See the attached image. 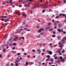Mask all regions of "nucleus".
<instances>
[{"instance_id": "nucleus-1", "label": "nucleus", "mask_w": 66, "mask_h": 66, "mask_svg": "<svg viewBox=\"0 0 66 66\" xmlns=\"http://www.w3.org/2000/svg\"><path fill=\"white\" fill-rule=\"evenodd\" d=\"M10 20L8 19V18H7L6 19H4V21H5V22H7V21H10Z\"/></svg>"}, {"instance_id": "nucleus-2", "label": "nucleus", "mask_w": 66, "mask_h": 66, "mask_svg": "<svg viewBox=\"0 0 66 66\" xmlns=\"http://www.w3.org/2000/svg\"><path fill=\"white\" fill-rule=\"evenodd\" d=\"M7 36H8V34H6L4 38H3L2 39H6V37H7Z\"/></svg>"}, {"instance_id": "nucleus-3", "label": "nucleus", "mask_w": 66, "mask_h": 66, "mask_svg": "<svg viewBox=\"0 0 66 66\" xmlns=\"http://www.w3.org/2000/svg\"><path fill=\"white\" fill-rule=\"evenodd\" d=\"M11 2H12V0H10V1H7V2H6V3H10Z\"/></svg>"}, {"instance_id": "nucleus-4", "label": "nucleus", "mask_w": 66, "mask_h": 66, "mask_svg": "<svg viewBox=\"0 0 66 66\" xmlns=\"http://www.w3.org/2000/svg\"><path fill=\"white\" fill-rule=\"evenodd\" d=\"M48 54H49L50 55H51L52 54V52L51 51H50L48 53Z\"/></svg>"}, {"instance_id": "nucleus-5", "label": "nucleus", "mask_w": 66, "mask_h": 66, "mask_svg": "<svg viewBox=\"0 0 66 66\" xmlns=\"http://www.w3.org/2000/svg\"><path fill=\"white\" fill-rule=\"evenodd\" d=\"M58 26L59 27H62V24H58Z\"/></svg>"}, {"instance_id": "nucleus-6", "label": "nucleus", "mask_w": 66, "mask_h": 66, "mask_svg": "<svg viewBox=\"0 0 66 66\" xmlns=\"http://www.w3.org/2000/svg\"><path fill=\"white\" fill-rule=\"evenodd\" d=\"M61 61H62V62H65V60H64V59H62L60 60Z\"/></svg>"}, {"instance_id": "nucleus-7", "label": "nucleus", "mask_w": 66, "mask_h": 66, "mask_svg": "<svg viewBox=\"0 0 66 66\" xmlns=\"http://www.w3.org/2000/svg\"><path fill=\"white\" fill-rule=\"evenodd\" d=\"M62 15H63V16H64V17H66V15L64 13L62 14Z\"/></svg>"}, {"instance_id": "nucleus-8", "label": "nucleus", "mask_w": 66, "mask_h": 66, "mask_svg": "<svg viewBox=\"0 0 66 66\" xmlns=\"http://www.w3.org/2000/svg\"><path fill=\"white\" fill-rule=\"evenodd\" d=\"M42 31V29H39V31H38V33H39V32L40 33V32H42V31Z\"/></svg>"}, {"instance_id": "nucleus-9", "label": "nucleus", "mask_w": 66, "mask_h": 66, "mask_svg": "<svg viewBox=\"0 0 66 66\" xmlns=\"http://www.w3.org/2000/svg\"><path fill=\"white\" fill-rule=\"evenodd\" d=\"M7 16H2V18H7Z\"/></svg>"}, {"instance_id": "nucleus-10", "label": "nucleus", "mask_w": 66, "mask_h": 66, "mask_svg": "<svg viewBox=\"0 0 66 66\" xmlns=\"http://www.w3.org/2000/svg\"><path fill=\"white\" fill-rule=\"evenodd\" d=\"M57 31L58 32H59H59H61V30H60V29H57Z\"/></svg>"}, {"instance_id": "nucleus-11", "label": "nucleus", "mask_w": 66, "mask_h": 66, "mask_svg": "<svg viewBox=\"0 0 66 66\" xmlns=\"http://www.w3.org/2000/svg\"><path fill=\"white\" fill-rule=\"evenodd\" d=\"M20 62V60H16L15 62V63H17V62Z\"/></svg>"}, {"instance_id": "nucleus-12", "label": "nucleus", "mask_w": 66, "mask_h": 66, "mask_svg": "<svg viewBox=\"0 0 66 66\" xmlns=\"http://www.w3.org/2000/svg\"><path fill=\"white\" fill-rule=\"evenodd\" d=\"M47 58H50V55H48L47 56Z\"/></svg>"}, {"instance_id": "nucleus-13", "label": "nucleus", "mask_w": 66, "mask_h": 66, "mask_svg": "<svg viewBox=\"0 0 66 66\" xmlns=\"http://www.w3.org/2000/svg\"><path fill=\"white\" fill-rule=\"evenodd\" d=\"M23 16H24L25 17H26V16H27V15H26V14H23Z\"/></svg>"}, {"instance_id": "nucleus-14", "label": "nucleus", "mask_w": 66, "mask_h": 66, "mask_svg": "<svg viewBox=\"0 0 66 66\" xmlns=\"http://www.w3.org/2000/svg\"><path fill=\"white\" fill-rule=\"evenodd\" d=\"M55 58V60H57V58L58 57V56H56V57H54Z\"/></svg>"}, {"instance_id": "nucleus-15", "label": "nucleus", "mask_w": 66, "mask_h": 66, "mask_svg": "<svg viewBox=\"0 0 66 66\" xmlns=\"http://www.w3.org/2000/svg\"><path fill=\"white\" fill-rule=\"evenodd\" d=\"M56 63H60V60H58L56 62Z\"/></svg>"}, {"instance_id": "nucleus-16", "label": "nucleus", "mask_w": 66, "mask_h": 66, "mask_svg": "<svg viewBox=\"0 0 66 66\" xmlns=\"http://www.w3.org/2000/svg\"><path fill=\"white\" fill-rule=\"evenodd\" d=\"M5 50H6V49H4L3 50V52H5Z\"/></svg>"}, {"instance_id": "nucleus-17", "label": "nucleus", "mask_w": 66, "mask_h": 66, "mask_svg": "<svg viewBox=\"0 0 66 66\" xmlns=\"http://www.w3.org/2000/svg\"><path fill=\"white\" fill-rule=\"evenodd\" d=\"M13 45H14V46H16V43H14L13 44Z\"/></svg>"}, {"instance_id": "nucleus-18", "label": "nucleus", "mask_w": 66, "mask_h": 66, "mask_svg": "<svg viewBox=\"0 0 66 66\" xmlns=\"http://www.w3.org/2000/svg\"><path fill=\"white\" fill-rule=\"evenodd\" d=\"M62 1H59V4H61V3H62Z\"/></svg>"}, {"instance_id": "nucleus-19", "label": "nucleus", "mask_w": 66, "mask_h": 66, "mask_svg": "<svg viewBox=\"0 0 66 66\" xmlns=\"http://www.w3.org/2000/svg\"><path fill=\"white\" fill-rule=\"evenodd\" d=\"M38 52H39L40 53V52H41V51H40V50L38 49Z\"/></svg>"}, {"instance_id": "nucleus-20", "label": "nucleus", "mask_w": 66, "mask_h": 66, "mask_svg": "<svg viewBox=\"0 0 66 66\" xmlns=\"http://www.w3.org/2000/svg\"><path fill=\"white\" fill-rule=\"evenodd\" d=\"M62 58H63V57L62 56H61L60 57L59 59H60V60H61V59H62Z\"/></svg>"}, {"instance_id": "nucleus-21", "label": "nucleus", "mask_w": 66, "mask_h": 66, "mask_svg": "<svg viewBox=\"0 0 66 66\" xmlns=\"http://www.w3.org/2000/svg\"><path fill=\"white\" fill-rule=\"evenodd\" d=\"M35 7H36V6H34V7L32 8V9H35Z\"/></svg>"}, {"instance_id": "nucleus-22", "label": "nucleus", "mask_w": 66, "mask_h": 66, "mask_svg": "<svg viewBox=\"0 0 66 66\" xmlns=\"http://www.w3.org/2000/svg\"><path fill=\"white\" fill-rule=\"evenodd\" d=\"M49 30V31H52V30H53V28L50 29Z\"/></svg>"}, {"instance_id": "nucleus-23", "label": "nucleus", "mask_w": 66, "mask_h": 66, "mask_svg": "<svg viewBox=\"0 0 66 66\" xmlns=\"http://www.w3.org/2000/svg\"><path fill=\"white\" fill-rule=\"evenodd\" d=\"M21 38H22L23 39V40H24V37H21Z\"/></svg>"}, {"instance_id": "nucleus-24", "label": "nucleus", "mask_w": 66, "mask_h": 66, "mask_svg": "<svg viewBox=\"0 0 66 66\" xmlns=\"http://www.w3.org/2000/svg\"><path fill=\"white\" fill-rule=\"evenodd\" d=\"M45 9H44L43 10V11H42V12L43 13H44L45 12Z\"/></svg>"}, {"instance_id": "nucleus-25", "label": "nucleus", "mask_w": 66, "mask_h": 66, "mask_svg": "<svg viewBox=\"0 0 66 66\" xmlns=\"http://www.w3.org/2000/svg\"><path fill=\"white\" fill-rule=\"evenodd\" d=\"M66 38V37H65L62 38V39L63 40V41H64V38Z\"/></svg>"}, {"instance_id": "nucleus-26", "label": "nucleus", "mask_w": 66, "mask_h": 66, "mask_svg": "<svg viewBox=\"0 0 66 66\" xmlns=\"http://www.w3.org/2000/svg\"><path fill=\"white\" fill-rule=\"evenodd\" d=\"M1 20L2 21H4V19L2 18V19H1Z\"/></svg>"}, {"instance_id": "nucleus-27", "label": "nucleus", "mask_w": 66, "mask_h": 66, "mask_svg": "<svg viewBox=\"0 0 66 66\" xmlns=\"http://www.w3.org/2000/svg\"><path fill=\"white\" fill-rule=\"evenodd\" d=\"M56 36L55 35H52L53 37H55Z\"/></svg>"}, {"instance_id": "nucleus-28", "label": "nucleus", "mask_w": 66, "mask_h": 66, "mask_svg": "<svg viewBox=\"0 0 66 66\" xmlns=\"http://www.w3.org/2000/svg\"><path fill=\"white\" fill-rule=\"evenodd\" d=\"M49 60H50V59L48 58L46 60V61H49Z\"/></svg>"}, {"instance_id": "nucleus-29", "label": "nucleus", "mask_w": 66, "mask_h": 66, "mask_svg": "<svg viewBox=\"0 0 66 66\" xmlns=\"http://www.w3.org/2000/svg\"><path fill=\"white\" fill-rule=\"evenodd\" d=\"M18 63H15V66H18Z\"/></svg>"}, {"instance_id": "nucleus-30", "label": "nucleus", "mask_w": 66, "mask_h": 66, "mask_svg": "<svg viewBox=\"0 0 66 66\" xmlns=\"http://www.w3.org/2000/svg\"><path fill=\"white\" fill-rule=\"evenodd\" d=\"M63 33H64V34H66V32L65 31H63Z\"/></svg>"}, {"instance_id": "nucleus-31", "label": "nucleus", "mask_w": 66, "mask_h": 66, "mask_svg": "<svg viewBox=\"0 0 66 66\" xmlns=\"http://www.w3.org/2000/svg\"><path fill=\"white\" fill-rule=\"evenodd\" d=\"M20 54H21V53H18L17 54L18 55H20Z\"/></svg>"}, {"instance_id": "nucleus-32", "label": "nucleus", "mask_w": 66, "mask_h": 66, "mask_svg": "<svg viewBox=\"0 0 66 66\" xmlns=\"http://www.w3.org/2000/svg\"><path fill=\"white\" fill-rule=\"evenodd\" d=\"M27 57H28V58H30V55H28Z\"/></svg>"}, {"instance_id": "nucleus-33", "label": "nucleus", "mask_w": 66, "mask_h": 66, "mask_svg": "<svg viewBox=\"0 0 66 66\" xmlns=\"http://www.w3.org/2000/svg\"><path fill=\"white\" fill-rule=\"evenodd\" d=\"M23 30V29H21V30L19 32L20 33V32H21V31H22Z\"/></svg>"}, {"instance_id": "nucleus-34", "label": "nucleus", "mask_w": 66, "mask_h": 66, "mask_svg": "<svg viewBox=\"0 0 66 66\" xmlns=\"http://www.w3.org/2000/svg\"><path fill=\"white\" fill-rule=\"evenodd\" d=\"M6 3V2H5V3H4L3 4V5H4L5 4V3Z\"/></svg>"}, {"instance_id": "nucleus-35", "label": "nucleus", "mask_w": 66, "mask_h": 66, "mask_svg": "<svg viewBox=\"0 0 66 66\" xmlns=\"http://www.w3.org/2000/svg\"><path fill=\"white\" fill-rule=\"evenodd\" d=\"M50 7V6H47L46 7H45V8H48V7Z\"/></svg>"}, {"instance_id": "nucleus-36", "label": "nucleus", "mask_w": 66, "mask_h": 66, "mask_svg": "<svg viewBox=\"0 0 66 66\" xmlns=\"http://www.w3.org/2000/svg\"><path fill=\"white\" fill-rule=\"evenodd\" d=\"M23 4H26V2H24V1L23 2Z\"/></svg>"}, {"instance_id": "nucleus-37", "label": "nucleus", "mask_w": 66, "mask_h": 66, "mask_svg": "<svg viewBox=\"0 0 66 66\" xmlns=\"http://www.w3.org/2000/svg\"><path fill=\"white\" fill-rule=\"evenodd\" d=\"M60 50H59L58 52V53H60Z\"/></svg>"}, {"instance_id": "nucleus-38", "label": "nucleus", "mask_w": 66, "mask_h": 66, "mask_svg": "<svg viewBox=\"0 0 66 66\" xmlns=\"http://www.w3.org/2000/svg\"><path fill=\"white\" fill-rule=\"evenodd\" d=\"M47 63H46L45 64V66H47Z\"/></svg>"}, {"instance_id": "nucleus-39", "label": "nucleus", "mask_w": 66, "mask_h": 66, "mask_svg": "<svg viewBox=\"0 0 66 66\" xmlns=\"http://www.w3.org/2000/svg\"><path fill=\"white\" fill-rule=\"evenodd\" d=\"M26 22V21H24V22H22V23H24V24H25V22Z\"/></svg>"}, {"instance_id": "nucleus-40", "label": "nucleus", "mask_w": 66, "mask_h": 66, "mask_svg": "<svg viewBox=\"0 0 66 66\" xmlns=\"http://www.w3.org/2000/svg\"><path fill=\"white\" fill-rule=\"evenodd\" d=\"M32 51L33 52H35V50H32Z\"/></svg>"}, {"instance_id": "nucleus-41", "label": "nucleus", "mask_w": 66, "mask_h": 66, "mask_svg": "<svg viewBox=\"0 0 66 66\" xmlns=\"http://www.w3.org/2000/svg\"><path fill=\"white\" fill-rule=\"evenodd\" d=\"M13 50H15V47H14L13 48Z\"/></svg>"}, {"instance_id": "nucleus-42", "label": "nucleus", "mask_w": 66, "mask_h": 66, "mask_svg": "<svg viewBox=\"0 0 66 66\" xmlns=\"http://www.w3.org/2000/svg\"><path fill=\"white\" fill-rule=\"evenodd\" d=\"M0 57L1 58L2 57V55L0 54Z\"/></svg>"}, {"instance_id": "nucleus-43", "label": "nucleus", "mask_w": 66, "mask_h": 66, "mask_svg": "<svg viewBox=\"0 0 66 66\" xmlns=\"http://www.w3.org/2000/svg\"><path fill=\"white\" fill-rule=\"evenodd\" d=\"M44 5H43V4L41 5V6H44Z\"/></svg>"}, {"instance_id": "nucleus-44", "label": "nucleus", "mask_w": 66, "mask_h": 66, "mask_svg": "<svg viewBox=\"0 0 66 66\" xmlns=\"http://www.w3.org/2000/svg\"><path fill=\"white\" fill-rule=\"evenodd\" d=\"M50 28H47V30H49V29H50Z\"/></svg>"}, {"instance_id": "nucleus-45", "label": "nucleus", "mask_w": 66, "mask_h": 66, "mask_svg": "<svg viewBox=\"0 0 66 66\" xmlns=\"http://www.w3.org/2000/svg\"><path fill=\"white\" fill-rule=\"evenodd\" d=\"M43 34H44L43 32H42V33H41L40 35H43Z\"/></svg>"}, {"instance_id": "nucleus-46", "label": "nucleus", "mask_w": 66, "mask_h": 66, "mask_svg": "<svg viewBox=\"0 0 66 66\" xmlns=\"http://www.w3.org/2000/svg\"><path fill=\"white\" fill-rule=\"evenodd\" d=\"M42 55H44V53H42Z\"/></svg>"}, {"instance_id": "nucleus-47", "label": "nucleus", "mask_w": 66, "mask_h": 66, "mask_svg": "<svg viewBox=\"0 0 66 66\" xmlns=\"http://www.w3.org/2000/svg\"><path fill=\"white\" fill-rule=\"evenodd\" d=\"M62 53H63L64 52H65V51H64V50H63V51H62Z\"/></svg>"}, {"instance_id": "nucleus-48", "label": "nucleus", "mask_w": 66, "mask_h": 66, "mask_svg": "<svg viewBox=\"0 0 66 66\" xmlns=\"http://www.w3.org/2000/svg\"><path fill=\"white\" fill-rule=\"evenodd\" d=\"M28 63L27 62H26V65H28Z\"/></svg>"}, {"instance_id": "nucleus-49", "label": "nucleus", "mask_w": 66, "mask_h": 66, "mask_svg": "<svg viewBox=\"0 0 66 66\" xmlns=\"http://www.w3.org/2000/svg\"><path fill=\"white\" fill-rule=\"evenodd\" d=\"M53 33L54 34H55V31H54L53 32Z\"/></svg>"}, {"instance_id": "nucleus-50", "label": "nucleus", "mask_w": 66, "mask_h": 66, "mask_svg": "<svg viewBox=\"0 0 66 66\" xmlns=\"http://www.w3.org/2000/svg\"><path fill=\"white\" fill-rule=\"evenodd\" d=\"M56 56V54H55V55H54V57H55V56Z\"/></svg>"}, {"instance_id": "nucleus-51", "label": "nucleus", "mask_w": 66, "mask_h": 66, "mask_svg": "<svg viewBox=\"0 0 66 66\" xmlns=\"http://www.w3.org/2000/svg\"><path fill=\"white\" fill-rule=\"evenodd\" d=\"M0 28L1 29H2V28H3V26H1V27H0Z\"/></svg>"}, {"instance_id": "nucleus-52", "label": "nucleus", "mask_w": 66, "mask_h": 66, "mask_svg": "<svg viewBox=\"0 0 66 66\" xmlns=\"http://www.w3.org/2000/svg\"><path fill=\"white\" fill-rule=\"evenodd\" d=\"M6 48L7 49H8L9 48V47L8 46H7Z\"/></svg>"}, {"instance_id": "nucleus-53", "label": "nucleus", "mask_w": 66, "mask_h": 66, "mask_svg": "<svg viewBox=\"0 0 66 66\" xmlns=\"http://www.w3.org/2000/svg\"><path fill=\"white\" fill-rule=\"evenodd\" d=\"M61 15H62V13H60L59 14V16H61Z\"/></svg>"}, {"instance_id": "nucleus-54", "label": "nucleus", "mask_w": 66, "mask_h": 66, "mask_svg": "<svg viewBox=\"0 0 66 66\" xmlns=\"http://www.w3.org/2000/svg\"><path fill=\"white\" fill-rule=\"evenodd\" d=\"M43 52H44V51H45V49H43Z\"/></svg>"}, {"instance_id": "nucleus-55", "label": "nucleus", "mask_w": 66, "mask_h": 66, "mask_svg": "<svg viewBox=\"0 0 66 66\" xmlns=\"http://www.w3.org/2000/svg\"><path fill=\"white\" fill-rule=\"evenodd\" d=\"M22 1H23V0H20V2H22Z\"/></svg>"}, {"instance_id": "nucleus-56", "label": "nucleus", "mask_w": 66, "mask_h": 66, "mask_svg": "<svg viewBox=\"0 0 66 66\" xmlns=\"http://www.w3.org/2000/svg\"><path fill=\"white\" fill-rule=\"evenodd\" d=\"M49 65H51V64H52V63H50V62H49Z\"/></svg>"}, {"instance_id": "nucleus-57", "label": "nucleus", "mask_w": 66, "mask_h": 66, "mask_svg": "<svg viewBox=\"0 0 66 66\" xmlns=\"http://www.w3.org/2000/svg\"><path fill=\"white\" fill-rule=\"evenodd\" d=\"M27 53H25L24 54V55H27Z\"/></svg>"}, {"instance_id": "nucleus-58", "label": "nucleus", "mask_w": 66, "mask_h": 66, "mask_svg": "<svg viewBox=\"0 0 66 66\" xmlns=\"http://www.w3.org/2000/svg\"><path fill=\"white\" fill-rule=\"evenodd\" d=\"M54 19H53V20H52V22H54Z\"/></svg>"}, {"instance_id": "nucleus-59", "label": "nucleus", "mask_w": 66, "mask_h": 66, "mask_svg": "<svg viewBox=\"0 0 66 66\" xmlns=\"http://www.w3.org/2000/svg\"><path fill=\"white\" fill-rule=\"evenodd\" d=\"M60 55H62V53H60L59 54Z\"/></svg>"}, {"instance_id": "nucleus-60", "label": "nucleus", "mask_w": 66, "mask_h": 66, "mask_svg": "<svg viewBox=\"0 0 66 66\" xmlns=\"http://www.w3.org/2000/svg\"><path fill=\"white\" fill-rule=\"evenodd\" d=\"M56 28H57V27L55 26V27L54 28V29H56Z\"/></svg>"}, {"instance_id": "nucleus-61", "label": "nucleus", "mask_w": 66, "mask_h": 66, "mask_svg": "<svg viewBox=\"0 0 66 66\" xmlns=\"http://www.w3.org/2000/svg\"><path fill=\"white\" fill-rule=\"evenodd\" d=\"M50 46H51V45H52V43H51L50 44Z\"/></svg>"}, {"instance_id": "nucleus-62", "label": "nucleus", "mask_w": 66, "mask_h": 66, "mask_svg": "<svg viewBox=\"0 0 66 66\" xmlns=\"http://www.w3.org/2000/svg\"><path fill=\"white\" fill-rule=\"evenodd\" d=\"M37 28H39V26H37Z\"/></svg>"}, {"instance_id": "nucleus-63", "label": "nucleus", "mask_w": 66, "mask_h": 66, "mask_svg": "<svg viewBox=\"0 0 66 66\" xmlns=\"http://www.w3.org/2000/svg\"><path fill=\"white\" fill-rule=\"evenodd\" d=\"M10 54H9L8 56V57H10Z\"/></svg>"}, {"instance_id": "nucleus-64", "label": "nucleus", "mask_w": 66, "mask_h": 66, "mask_svg": "<svg viewBox=\"0 0 66 66\" xmlns=\"http://www.w3.org/2000/svg\"><path fill=\"white\" fill-rule=\"evenodd\" d=\"M51 11V9H50V10H49V12H50Z\"/></svg>"}]
</instances>
